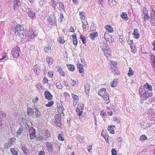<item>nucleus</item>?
Instances as JSON below:
<instances>
[{
    "label": "nucleus",
    "mask_w": 155,
    "mask_h": 155,
    "mask_svg": "<svg viewBox=\"0 0 155 155\" xmlns=\"http://www.w3.org/2000/svg\"><path fill=\"white\" fill-rule=\"evenodd\" d=\"M139 94L141 98L146 100L147 98L151 97L153 95V93L146 91L144 88H140L139 90Z\"/></svg>",
    "instance_id": "nucleus-1"
},
{
    "label": "nucleus",
    "mask_w": 155,
    "mask_h": 155,
    "mask_svg": "<svg viewBox=\"0 0 155 155\" xmlns=\"http://www.w3.org/2000/svg\"><path fill=\"white\" fill-rule=\"evenodd\" d=\"M98 94L102 97L104 100H109V95L107 92L106 91L105 88H102L99 90L98 92Z\"/></svg>",
    "instance_id": "nucleus-2"
},
{
    "label": "nucleus",
    "mask_w": 155,
    "mask_h": 155,
    "mask_svg": "<svg viewBox=\"0 0 155 155\" xmlns=\"http://www.w3.org/2000/svg\"><path fill=\"white\" fill-rule=\"evenodd\" d=\"M12 54L15 58H18L19 56L20 51L19 47L14 48L12 50Z\"/></svg>",
    "instance_id": "nucleus-3"
},
{
    "label": "nucleus",
    "mask_w": 155,
    "mask_h": 155,
    "mask_svg": "<svg viewBox=\"0 0 155 155\" xmlns=\"http://www.w3.org/2000/svg\"><path fill=\"white\" fill-rule=\"evenodd\" d=\"M54 123L58 127H60L62 125L61 117L60 116L56 114L55 117Z\"/></svg>",
    "instance_id": "nucleus-4"
},
{
    "label": "nucleus",
    "mask_w": 155,
    "mask_h": 155,
    "mask_svg": "<svg viewBox=\"0 0 155 155\" xmlns=\"http://www.w3.org/2000/svg\"><path fill=\"white\" fill-rule=\"evenodd\" d=\"M83 108L84 105L83 104H79L78 105L76 111L79 116L82 115L83 113Z\"/></svg>",
    "instance_id": "nucleus-5"
},
{
    "label": "nucleus",
    "mask_w": 155,
    "mask_h": 155,
    "mask_svg": "<svg viewBox=\"0 0 155 155\" xmlns=\"http://www.w3.org/2000/svg\"><path fill=\"white\" fill-rule=\"evenodd\" d=\"M15 140L13 138L10 139L7 143H6L4 146L5 149H8L10 147H12L13 144Z\"/></svg>",
    "instance_id": "nucleus-6"
},
{
    "label": "nucleus",
    "mask_w": 155,
    "mask_h": 155,
    "mask_svg": "<svg viewBox=\"0 0 155 155\" xmlns=\"http://www.w3.org/2000/svg\"><path fill=\"white\" fill-rule=\"evenodd\" d=\"M20 0H15L14 2L13 8L14 10L18 11L21 7Z\"/></svg>",
    "instance_id": "nucleus-7"
},
{
    "label": "nucleus",
    "mask_w": 155,
    "mask_h": 155,
    "mask_svg": "<svg viewBox=\"0 0 155 155\" xmlns=\"http://www.w3.org/2000/svg\"><path fill=\"white\" fill-rule=\"evenodd\" d=\"M53 144L52 142H48L46 143V147L47 150L49 153H52L53 152Z\"/></svg>",
    "instance_id": "nucleus-8"
},
{
    "label": "nucleus",
    "mask_w": 155,
    "mask_h": 155,
    "mask_svg": "<svg viewBox=\"0 0 155 155\" xmlns=\"http://www.w3.org/2000/svg\"><path fill=\"white\" fill-rule=\"evenodd\" d=\"M48 21L51 25H54L56 21V19L54 15L50 16L48 18Z\"/></svg>",
    "instance_id": "nucleus-9"
},
{
    "label": "nucleus",
    "mask_w": 155,
    "mask_h": 155,
    "mask_svg": "<svg viewBox=\"0 0 155 155\" xmlns=\"http://www.w3.org/2000/svg\"><path fill=\"white\" fill-rule=\"evenodd\" d=\"M35 35L34 31L32 30H29L25 34V36L30 39L33 38Z\"/></svg>",
    "instance_id": "nucleus-10"
},
{
    "label": "nucleus",
    "mask_w": 155,
    "mask_h": 155,
    "mask_svg": "<svg viewBox=\"0 0 155 155\" xmlns=\"http://www.w3.org/2000/svg\"><path fill=\"white\" fill-rule=\"evenodd\" d=\"M33 70L35 74L37 75H39L41 71L40 67L37 64L34 66Z\"/></svg>",
    "instance_id": "nucleus-11"
},
{
    "label": "nucleus",
    "mask_w": 155,
    "mask_h": 155,
    "mask_svg": "<svg viewBox=\"0 0 155 155\" xmlns=\"http://www.w3.org/2000/svg\"><path fill=\"white\" fill-rule=\"evenodd\" d=\"M150 14V21L153 24L155 23V11L152 9Z\"/></svg>",
    "instance_id": "nucleus-12"
},
{
    "label": "nucleus",
    "mask_w": 155,
    "mask_h": 155,
    "mask_svg": "<svg viewBox=\"0 0 155 155\" xmlns=\"http://www.w3.org/2000/svg\"><path fill=\"white\" fill-rule=\"evenodd\" d=\"M29 130L30 131H29V132L31 133L30 137L31 139H34L35 137V130L33 127L31 128Z\"/></svg>",
    "instance_id": "nucleus-13"
},
{
    "label": "nucleus",
    "mask_w": 155,
    "mask_h": 155,
    "mask_svg": "<svg viewBox=\"0 0 155 155\" xmlns=\"http://www.w3.org/2000/svg\"><path fill=\"white\" fill-rule=\"evenodd\" d=\"M45 98L48 101L51 100L53 97V96L48 91H46L45 92Z\"/></svg>",
    "instance_id": "nucleus-14"
},
{
    "label": "nucleus",
    "mask_w": 155,
    "mask_h": 155,
    "mask_svg": "<svg viewBox=\"0 0 155 155\" xmlns=\"http://www.w3.org/2000/svg\"><path fill=\"white\" fill-rule=\"evenodd\" d=\"M20 147L21 149L22 150L23 152L26 155H29V151L27 148L25 147V144H21L20 145Z\"/></svg>",
    "instance_id": "nucleus-15"
},
{
    "label": "nucleus",
    "mask_w": 155,
    "mask_h": 155,
    "mask_svg": "<svg viewBox=\"0 0 155 155\" xmlns=\"http://www.w3.org/2000/svg\"><path fill=\"white\" fill-rule=\"evenodd\" d=\"M104 38L106 41H108L110 43H111L112 40H111V36L107 33H105L104 35Z\"/></svg>",
    "instance_id": "nucleus-16"
},
{
    "label": "nucleus",
    "mask_w": 155,
    "mask_h": 155,
    "mask_svg": "<svg viewBox=\"0 0 155 155\" xmlns=\"http://www.w3.org/2000/svg\"><path fill=\"white\" fill-rule=\"evenodd\" d=\"M73 99V105H75L78 102V100H79V98L78 97L73 94H71V95Z\"/></svg>",
    "instance_id": "nucleus-17"
},
{
    "label": "nucleus",
    "mask_w": 155,
    "mask_h": 155,
    "mask_svg": "<svg viewBox=\"0 0 155 155\" xmlns=\"http://www.w3.org/2000/svg\"><path fill=\"white\" fill-rule=\"evenodd\" d=\"M150 61L151 64L153 65V68H154L155 71V57L153 54H151L150 55Z\"/></svg>",
    "instance_id": "nucleus-18"
},
{
    "label": "nucleus",
    "mask_w": 155,
    "mask_h": 155,
    "mask_svg": "<svg viewBox=\"0 0 155 155\" xmlns=\"http://www.w3.org/2000/svg\"><path fill=\"white\" fill-rule=\"evenodd\" d=\"M49 3L54 8H56L57 5L58 3L59 0H49Z\"/></svg>",
    "instance_id": "nucleus-19"
},
{
    "label": "nucleus",
    "mask_w": 155,
    "mask_h": 155,
    "mask_svg": "<svg viewBox=\"0 0 155 155\" xmlns=\"http://www.w3.org/2000/svg\"><path fill=\"white\" fill-rule=\"evenodd\" d=\"M100 48L102 50L103 52L105 51L108 48V45L107 43H103L100 44Z\"/></svg>",
    "instance_id": "nucleus-20"
},
{
    "label": "nucleus",
    "mask_w": 155,
    "mask_h": 155,
    "mask_svg": "<svg viewBox=\"0 0 155 155\" xmlns=\"http://www.w3.org/2000/svg\"><path fill=\"white\" fill-rule=\"evenodd\" d=\"M85 91L86 92V94L89 96V90L90 88V86L87 83L85 84L84 86Z\"/></svg>",
    "instance_id": "nucleus-21"
},
{
    "label": "nucleus",
    "mask_w": 155,
    "mask_h": 155,
    "mask_svg": "<svg viewBox=\"0 0 155 155\" xmlns=\"http://www.w3.org/2000/svg\"><path fill=\"white\" fill-rule=\"evenodd\" d=\"M97 32H93L90 34L89 36L92 40H94L95 38L97 36Z\"/></svg>",
    "instance_id": "nucleus-22"
},
{
    "label": "nucleus",
    "mask_w": 155,
    "mask_h": 155,
    "mask_svg": "<svg viewBox=\"0 0 155 155\" xmlns=\"http://www.w3.org/2000/svg\"><path fill=\"white\" fill-rule=\"evenodd\" d=\"M83 28L84 29V31H87L88 29V23L87 21H83Z\"/></svg>",
    "instance_id": "nucleus-23"
},
{
    "label": "nucleus",
    "mask_w": 155,
    "mask_h": 155,
    "mask_svg": "<svg viewBox=\"0 0 155 155\" xmlns=\"http://www.w3.org/2000/svg\"><path fill=\"white\" fill-rule=\"evenodd\" d=\"M115 126L114 125H110L108 126V130L109 132L112 134H114V127Z\"/></svg>",
    "instance_id": "nucleus-24"
},
{
    "label": "nucleus",
    "mask_w": 155,
    "mask_h": 155,
    "mask_svg": "<svg viewBox=\"0 0 155 155\" xmlns=\"http://www.w3.org/2000/svg\"><path fill=\"white\" fill-rule=\"evenodd\" d=\"M23 28V27L21 25H18L16 26L15 28L13 30L15 33L17 34L20 30L22 29Z\"/></svg>",
    "instance_id": "nucleus-25"
},
{
    "label": "nucleus",
    "mask_w": 155,
    "mask_h": 155,
    "mask_svg": "<svg viewBox=\"0 0 155 155\" xmlns=\"http://www.w3.org/2000/svg\"><path fill=\"white\" fill-rule=\"evenodd\" d=\"M138 30L137 29H134L132 35H134V38L136 39H138L140 37V35L138 33Z\"/></svg>",
    "instance_id": "nucleus-26"
},
{
    "label": "nucleus",
    "mask_w": 155,
    "mask_h": 155,
    "mask_svg": "<svg viewBox=\"0 0 155 155\" xmlns=\"http://www.w3.org/2000/svg\"><path fill=\"white\" fill-rule=\"evenodd\" d=\"M143 87L144 88H146L149 91H152L153 90L152 86L148 83L145 84Z\"/></svg>",
    "instance_id": "nucleus-27"
},
{
    "label": "nucleus",
    "mask_w": 155,
    "mask_h": 155,
    "mask_svg": "<svg viewBox=\"0 0 155 155\" xmlns=\"http://www.w3.org/2000/svg\"><path fill=\"white\" fill-rule=\"evenodd\" d=\"M35 116L37 118H39L41 116V113L39 111L38 108L35 109Z\"/></svg>",
    "instance_id": "nucleus-28"
},
{
    "label": "nucleus",
    "mask_w": 155,
    "mask_h": 155,
    "mask_svg": "<svg viewBox=\"0 0 155 155\" xmlns=\"http://www.w3.org/2000/svg\"><path fill=\"white\" fill-rule=\"evenodd\" d=\"M118 79L116 78L114 79V80L110 83V86L112 87H114L116 86L118 83Z\"/></svg>",
    "instance_id": "nucleus-29"
},
{
    "label": "nucleus",
    "mask_w": 155,
    "mask_h": 155,
    "mask_svg": "<svg viewBox=\"0 0 155 155\" xmlns=\"http://www.w3.org/2000/svg\"><path fill=\"white\" fill-rule=\"evenodd\" d=\"M58 8L61 12H63L64 11V7L62 2H60L59 3Z\"/></svg>",
    "instance_id": "nucleus-30"
},
{
    "label": "nucleus",
    "mask_w": 155,
    "mask_h": 155,
    "mask_svg": "<svg viewBox=\"0 0 155 155\" xmlns=\"http://www.w3.org/2000/svg\"><path fill=\"white\" fill-rule=\"evenodd\" d=\"M27 113L28 116H31L34 114V111L31 108H28L27 109Z\"/></svg>",
    "instance_id": "nucleus-31"
},
{
    "label": "nucleus",
    "mask_w": 155,
    "mask_h": 155,
    "mask_svg": "<svg viewBox=\"0 0 155 155\" xmlns=\"http://www.w3.org/2000/svg\"><path fill=\"white\" fill-rule=\"evenodd\" d=\"M29 9L28 10L27 14L30 18H34L35 17V13L33 12L29 11Z\"/></svg>",
    "instance_id": "nucleus-32"
},
{
    "label": "nucleus",
    "mask_w": 155,
    "mask_h": 155,
    "mask_svg": "<svg viewBox=\"0 0 155 155\" xmlns=\"http://www.w3.org/2000/svg\"><path fill=\"white\" fill-rule=\"evenodd\" d=\"M64 110V108L63 106H60L58 109V111L59 114H60L61 115V114H63V115H62V116H63L64 115V114H63V110Z\"/></svg>",
    "instance_id": "nucleus-33"
},
{
    "label": "nucleus",
    "mask_w": 155,
    "mask_h": 155,
    "mask_svg": "<svg viewBox=\"0 0 155 155\" xmlns=\"http://www.w3.org/2000/svg\"><path fill=\"white\" fill-rule=\"evenodd\" d=\"M46 61L48 62V65H51L53 63V60L52 57L49 56L47 57Z\"/></svg>",
    "instance_id": "nucleus-34"
},
{
    "label": "nucleus",
    "mask_w": 155,
    "mask_h": 155,
    "mask_svg": "<svg viewBox=\"0 0 155 155\" xmlns=\"http://www.w3.org/2000/svg\"><path fill=\"white\" fill-rule=\"evenodd\" d=\"M72 39L73 44L75 45H77L78 44V40L76 34L72 35Z\"/></svg>",
    "instance_id": "nucleus-35"
},
{
    "label": "nucleus",
    "mask_w": 155,
    "mask_h": 155,
    "mask_svg": "<svg viewBox=\"0 0 155 155\" xmlns=\"http://www.w3.org/2000/svg\"><path fill=\"white\" fill-rule=\"evenodd\" d=\"M104 55L107 58L109 57L110 55L111 54V51L110 49L106 50L104 52Z\"/></svg>",
    "instance_id": "nucleus-36"
},
{
    "label": "nucleus",
    "mask_w": 155,
    "mask_h": 155,
    "mask_svg": "<svg viewBox=\"0 0 155 155\" xmlns=\"http://www.w3.org/2000/svg\"><path fill=\"white\" fill-rule=\"evenodd\" d=\"M105 28L107 30V31L109 32L112 33L114 31L113 28L111 25H107L105 27Z\"/></svg>",
    "instance_id": "nucleus-37"
},
{
    "label": "nucleus",
    "mask_w": 155,
    "mask_h": 155,
    "mask_svg": "<svg viewBox=\"0 0 155 155\" xmlns=\"http://www.w3.org/2000/svg\"><path fill=\"white\" fill-rule=\"evenodd\" d=\"M18 34L21 37L23 38L25 35V33L24 30L23 28H22V29H21L19 31L17 34Z\"/></svg>",
    "instance_id": "nucleus-38"
},
{
    "label": "nucleus",
    "mask_w": 155,
    "mask_h": 155,
    "mask_svg": "<svg viewBox=\"0 0 155 155\" xmlns=\"http://www.w3.org/2000/svg\"><path fill=\"white\" fill-rule=\"evenodd\" d=\"M120 16L122 19L126 21H127L128 19L127 14L126 12H123Z\"/></svg>",
    "instance_id": "nucleus-39"
},
{
    "label": "nucleus",
    "mask_w": 155,
    "mask_h": 155,
    "mask_svg": "<svg viewBox=\"0 0 155 155\" xmlns=\"http://www.w3.org/2000/svg\"><path fill=\"white\" fill-rule=\"evenodd\" d=\"M84 12H80L79 13V16L81 19L82 22L83 21H85L86 17L84 16Z\"/></svg>",
    "instance_id": "nucleus-40"
},
{
    "label": "nucleus",
    "mask_w": 155,
    "mask_h": 155,
    "mask_svg": "<svg viewBox=\"0 0 155 155\" xmlns=\"http://www.w3.org/2000/svg\"><path fill=\"white\" fill-rule=\"evenodd\" d=\"M78 68L79 69V72L80 73H82L84 71V69L82 65L81 64H77Z\"/></svg>",
    "instance_id": "nucleus-41"
},
{
    "label": "nucleus",
    "mask_w": 155,
    "mask_h": 155,
    "mask_svg": "<svg viewBox=\"0 0 155 155\" xmlns=\"http://www.w3.org/2000/svg\"><path fill=\"white\" fill-rule=\"evenodd\" d=\"M10 151L13 155H18V152L15 148H11Z\"/></svg>",
    "instance_id": "nucleus-42"
},
{
    "label": "nucleus",
    "mask_w": 155,
    "mask_h": 155,
    "mask_svg": "<svg viewBox=\"0 0 155 155\" xmlns=\"http://www.w3.org/2000/svg\"><path fill=\"white\" fill-rule=\"evenodd\" d=\"M23 129L22 128H20L18 130L17 132H16V135L15 136V137H18L19 136H20L22 132L23 131Z\"/></svg>",
    "instance_id": "nucleus-43"
},
{
    "label": "nucleus",
    "mask_w": 155,
    "mask_h": 155,
    "mask_svg": "<svg viewBox=\"0 0 155 155\" xmlns=\"http://www.w3.org/2000/svg\"><path fill=\"white\" fill-rule=\"evenodd\" d=\"M117 64V63L116 62L114 61H111L110 62V66L111 68L112 69H114L115 67H116V65Z\"/></svg>",
    "instance_id": "nucleus-44"
},
{
    "label": "nucleus",
    "mask_w": 155,
    "mask_h": 155,
    "mask_svg": "<svg viewBox=\"0 0 155 155\" xmlns=\"http://www.w3.org/2000/svg\"><path fill=\"white\" fill-rule=\"evenodd\" d=\"M67 66L70 71H74V65L72 64H67Z\"/></svg>",
    "instance_id": "nucleus-45"
},
{
    "label": "nucleus",
    "mask_w": 155,
    "mask_h": 155,
    "mask_svg": "<svg viewBox=\"0 0 155 155\" xmlns=\"http://www.w3.org/2000/svg\"><path fill=\"white\" fill-rule=\"evenodd\" d=\"M56 87L59 89H61L62 88V85L60 81H58L56 83Z\"/></svg>",
    "instance_id": "nucleus-46"
},
{
    "label": "nucleus",
    "mask_w": 155,
    "mask_h": 155,
    "mask_svg": "<svg viewBox=\"0 0 155 155\" xmlns=\"http://www.w3.org/2000/svg\"><path fill=\"white\" fill-rule=\"evenodd\" d=\"M64 135L62 134H59L58 135V139L60 141H63L64 140V139L63 138Z\"/></svg>",
    "instance_id": "nucleus-47"
},
{
    "label": "nucleus",
    "mask_w": 155,
    "mask_h": 155,
    "mask_svg": "<svg viewBox=\"0 0 155 155\" xmlns=\"http://www.w3.org/2000/svg\"><path fill=\"white\" fill-rule=\"evenodd\" d=\"M134 72L132 69L130 67L129 69V72L128 73V76L129 77L131 76L133 74Z\"/></svg>",
    "instance_id": "nucleus-48"
},
{
    "label": "nucleus",
    "mask_w": 155,
    "mask_h": 155,
    "mask_svg": "<svg viewBox=\"0 0 155 155\" xmlns=\"http://www.w3.org/2000/svg\"><path fill=\"white\" fill-rule=\"evenodd\" d=\"M131 48V51L133 53H135L136 52V49L135 46L133 45H131L130 46Z\"/></svg>",
    "instance_id": "nucleus-49"
},
{
    "label": "nucleus",
    "mask_w": 155,
    "mask_h": 155,
    "mask_svg": "<svg viewBox=\"0 0 155 155\" xmlns=\"http://www.w3.org/2000/svg\"><path fill=\"white\" fill-rule=\"evenodd\" d=\"M51 45L50 44L48 45V46L44 48V50L46 52H48V51L51 49Z\"/></svg>",
    "instance_id": "nucleus-50"
},
{
    "label": "nucleus",
    "mask_w": 155,
    "mask_h": 155,
    "mask_svg": "<svg viewBox=\"0 0 155 155\" xmlns=\"http://www.w3.org/2000/svg\"><path fill=\"white\" fill-rule=\"evenodd\" d=\"M6 114L3 111L0 110V118H3L5 117Z\"/></svg>",
    "instance_id": "nucleus-51"
},
{
    "label": "nucleus",
    "mask_w": 155,
    "mask_h": 155,
    "mask_svg": "<svg viewBox=\"0 0 155 155\" xmlns=\"http://www.w3.org/2000/svg\"><path fill=\"white\" fill-rule=\"evenodd\" d=\"M80 38L81 39L82 41L84 44H86V40L85 38L84 37V36H83L82 35H81Z\"/></svg>",
    "instance_id": "nucleus-52"
},
{
    "label": "nucleus",
    "mask_w": 155,
    "mask_h": 155,
    "mask_svg": "<svg viewBox=\"0 0 155 155\" xmlns=\"http://www.w3.org/2000/svg\"><path fill=\"white\" fill-rule=\"evenodd\" d=\"M54 104V102L53 101H51L49 102L46 105V106L47 107H50Z\"/></svg>",
    "instance_id": "nucleus-53"
},
{
    "label": "nucleus",
    "mask_w": 155,
    "mask_h": 155,
    "mask_svg": "<svg viewBox=\"0 0 155 155\" xmlns=\"http://www.w3.org/2000/svg\"><path fill=\"white\" fill-rule=\"evenodd\" d=\"M45 134L47 138L51 136L50 132L47 130H45Z\"/></svg>",
    "instance_id": "nucleus-54"
},
{
    "label": "nucleus",
    "mask_w": 155,
    "mask_h": 155,
    "mask_svg": "<svg viewBox=\"0 0 155 155\" xmlns=\"http://www.w3.org/2000/svg\"><path fill=\"white\" fill-rule=\"evenodd\" d=\"M100 115L102 117H104L106 116V113L103 110L101 111Z\"/></svg>",
    "instance_id": "nucleus-55"
},
{
    "label": "nucleus",
    "mask_w": 155,
    "mask_h": 155,
    "mask_svg": "<svg viewBox=\"0 0 155 155\" xmlns=\"http://www.w3.org/2000/svg\"><path fill=\"white\" fill-rule=\"evenodd\" d=\"M149 18L150 19V16L149 14H147V15H145L144 16V20L146 21V20H148Z\"/></svg>",
    "instance_id": "nucleus-56"
},
{
    "label": "nucleus",
    "mask_w": 155,
    "mask_h": 155,
    "mask_svg": "<svg viewBox=\"0 0 155 155\" xmlns=\"http://www.w3.org/2000/svg\"><path fill=\"white\" fill-rule=\"evenodd\" d=\"M71 82L72 86L75 87L77 86V84H76V81L71 79Z\"/></svg>",
    "instance_id": "nucleus-57"
},
{
    "label": "nucleus",
    "mask_w": 155,
    "mask_h": 155,
    "mask_svg": "<svg viewBox=\"0 0 155 155\" xmlns=\"http://www.w3.org/2000/svg\"><path fill=\"white\" fill-rule=\"evenodd\" d=\"M113 69L117 74L119 75L120 74V72L117 67H115L114 69Z\"/></svg>",
    "instance_id": "nucleus-58"
},
{
    "label": "nucleus",
    "mask_w": 155,
    "mask_h": 155,
    "mask_svg": "<svg viewBox=\"0 0 155 155\" xmlns=\"http://www.w3.org/2000/svg\"><path fill=\"white\" fill-rule=\"evenodd\" d=\"M147 139V136L145 135H143L141 136L140 137V140H145Z\"/></svg>",
    "instance_id": "nucleus-59"
},
{
    "label": "nucleus",
    "mask_w": 155,
    "mask_h": 155,
    "mask_svg": "<svg viewBox=\"0 0 155 155\" xmlns=\"http://www.w3.org/2000/svg\"><path fill=\"white\" fill-rule=\"evenodd\" d=\"M108 1L110 5H112V4H114L115 1V0H108Z\"/></svg>",
    "instance_id": "nucleus-60"
},
{
    "label": "nucleus",
    "mask_w": 155,
    "mask_h": 155,
    "mask_svg": "<svg viewBox=\"0 0 155 155\" xmlns=\"http://www.w3.org/2000/svg\"><path fill=\"white\" fill-rule=\"evenodd\" d=\"M127 42L129 45H130V46L131 45H134V42L133 40H128L127 41Z\"/></svg>",
    "instance_id": "nucleus-61"
},
{
    "label": "nucleus",
    "mask_w": 155,
    "mask_h": 155,
    "mask_svg": "<svg viewBox=\"0 0 155 155\" xmlns=\"http://www.w3.org/2000/svg\"><path fill=\"white\" fill-rule=\"evenodd\" d=\"M112 154L113 155H116L117 152L115 149H113L111 150Z\"/></svg>",
    "instance_id": "nucleus-62"
},
{
    "label": "nucleus",
    "mask_w": 155,
    "mask_h": 155,
    "mask_svg": "<svg viewBox=\"0 0 155 155\" xmlns=\"http://www.w3.org/2000/svg\"><path fill=\"white\" fill-rule=\"evenodd\" d=\"M143 13L144 15H147L148 14V11L146 8H144V9L143 10Z\"/></svg>",
    "instance_id": "nucleus-63"
},
{
    "label": "nucleus",
    "mask_w": 155,
    "mask_h": 155,
    "mask_svg": "<svg viewBox=\"0 0 155 155\" xmlns=\"http://www.w3.org/2000/svg\"><path fill=\"white\" fill-rule=\"evenodd\" d=\"M39 3L40 5L41 6H42L45 4L44 0H40Z\"/></svg>",
    "instance_id": "nucleus-64"
}]
</instances>
